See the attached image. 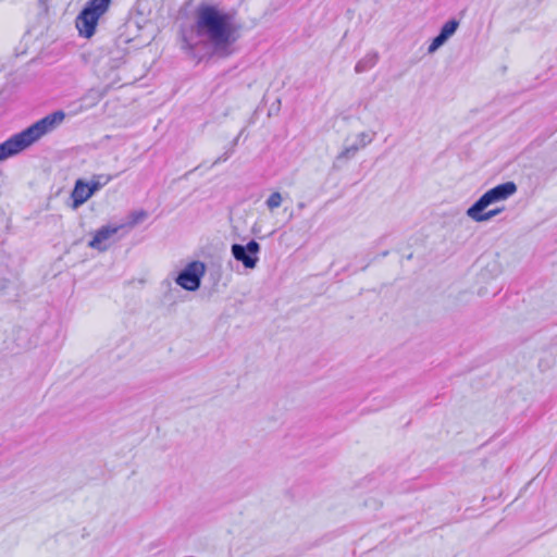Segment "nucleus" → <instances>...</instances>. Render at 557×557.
<instances>
[{"mask_svg": "<svg viewBox=\"0 0 557 557\" xmlns=\"http://www.w3.org/2000/svg\"><path fill=\"white\" fill-rule=\"evenodd\" d=\"M375 133H367L361 132L359 133L355 140L351 144H346L344 149L341 151V153L337 156V160L342 159H351L355 157V154L361 149L367 147L369 144L372 143L374 138Z\"/></svg>", "mask_w": 557, "mask_h": 557, "instance_id": "obj_9", "label": "nucleus"}, {"mask_svg": "<svg viewBox=\"0 0 557 557\" xmlns=\"http://www.w3.org/2000/svg\"><path fill=\"white\" fill-rule=\"evenodd\" d=\"M183 44H184V46H185L186 48H188V49H190V50H193V49L196 47V45H197V42H196V41H194V40H193V38H191V37H189V36H188V35H186V34H184V35H183Z\"/></svg>", "mask_w": 557, "mask_h": 557, "instance_id": "obj_17", "label": "nucleus"}, {"mask_svg": "<svg viewBox=\"0 0 557 557\" xmlns=\"http://www.w3.org/2000/svg\"><path fill=\"white\" fill-rule=\"evenodd\" d=\"M206 273V264L201 261L188 262L175 277V283L183 289L196 292L201 286V278Z\"/></svg>", "mask_w": 557, "mask_h": 557, "instance_id": "obj_4", "label": "nucleus"}, {"mask_svg": "<svg viewBox=\"0 0 557 557\" xmlns=\"http://www.w3.org/2000/svg\"><path fill=\"white\" fill-rule=\"evenodd\" d=\"M147 218V212L144 210L133 211L129 214V222L128 225L131 227L135 226L136 224L140 223Z\"/></svg>", "mask_w": 557, "mask_h": 557, "instance_id": "obj_16", "label": "nucleus"}, {"mask_svg": "<svg viewBox=\"0 0 557 557\" xmlns=\"http://www.w3.org/2000/svg\"><path fill=\"white\" fill-rule=\"evenodd\" d=\"M283 201L282 195L278 191L272 193L265 201V205L270 211L281 207Z\"/></svg>", "mask_w": 557, "mask_h": 557, "instance_id": "obj_15", "label": "nucleus"}, {"mask_svg": "<svg viewBox=\"0 0 557 557\" xmlns=\"http://www.w3.org/2000/svg\"><path fill=\"white\" fill-rule=\"evenodd\" d=\"M458 27L459 21L456 18H450L447 22H445L442 25L438 34L432 39L431 44L429 45L428 52L431 54L436 52L457 32Z\"/></svg>", "mask_w": 557, "mask_h": 557, "instance_id": "obj_8", "label": "nucleus"}, {"mask_svg": "<svg viewBox=\"0 0 557 557\" xmlns=\"http://www.w3.org/2000/svg\"><path fill=\"white\" fill-rule=\"evenodd\" d=\"M113 180L112 175L109 174H96L92 175L91 180L87 182L90 191H92V196L100 190L102 187H104L107 184H109Z\"/></svg>", "mask_w": 557, "mask_h": 557, "instance_id": "obj_14", "label": "nucleus"}, {"mask_svg": "<svg viewBox=\"0 0 557 557\" xmlns=\"http://www.w3.org/2000/svg\"><path fill=\"white\" fill-rule=\"evenodd\" d=\"M14 342L17 347L15 354H18L21 350L30 348L32 342L28 330L23 327H16L14 330Z\"/></svg>", "mask_w": 557, "mask_h": 557, "instance_id": "obj_13", "label": "nucleus"}, {"mask_svg": "<svg viewBox=\"0 0 557 557\" xmlns=\"http://www.w3.org/2000/svg\"><path fill=\"white\" fill-rule=\"evenodd\" d=\"M91 197L92 191H90L87 181L83 178L76 180L71 193L72 208L74 210L78 209Z\"/></svg>", "mask_w": 557, "mask_h": 557, "instance_id": "obj_10", "label": "nucleus"}, {"mask_svg": "<svg viewBox=\"0 0 557 557\" xmlns=\"http://www.w3.org/2000/svg\"><path fill=\"white\" fill-rule=\"evenodd\" d=\"M260 251L261 246L256 239H250L245 245L234 243L231 246V253L233 258L249 270L257 267Z\"/></svg>", "mask_w": 557, "mask_h": 557, "instance_id": "obj_5", "label": "nucleus"}, {"mask_svg": "<svg viewBox=\"0 0 557 557\" xmlns=\"http://www.w3.org/2000/svg\"><path fill=\"white\" fill-rule=\"evenodd\" d=\"M479 200L474 201L468 209H467V215L472 219L475 222H485L492 220L494 216L498 215L504 209L503 208H496L488 211H485V209L490 205H484L478 208Z\"/></svg>", "mask_w": 557, "mask_h": 557, "instance_id": "obj_11", "label": "nucleus"}, {"mask_svg": "<svg viewBox=\"0 0 557 557\" xmlns=\"http://www.w3.org/2000/svg\"><path fill=\"white\" fill-rule=\"evenodd\" d=\"M112 0H89L76 17V28L81 36L95 35L100 17L108 11Z\"/></svg>", "mask_w": 557, "mask_h": 557, "instance_id": "obj_3", "label": "nucleus"}, {"mask_svg": "<svg viewBox=\"0 0 557 557\" xmlns=\"http://www.w3.org/2000/svg\"><path fill=\"white\" fill-rule=\"evenodd\" d=\"M227 159H228V154H226V153H225L223 157H220V158L215 161V163H218V162H222V161H226Z\"/></svg>", "mask_w": 557, "mask_h": 557, "instance_id": "obj_18", "label": "nucleus"}, {"mask_svg": "<svg viewBox=\"0 0 557 557\" xmlns=\"http://www.w3.org/2000/svg\"><path fill=\"white\" fill-rule=\"evenodd\" d=\"M64 119L65 113L62 110H58L47 114L22 132L12 135L0 144V161H4L22 152L38 141L42 136L55 129Z\"/></svg>", "mask_w": 557, "mask_h": 557, "instance_id": "obj_2", "label": "nucleus"}, {"mask_svg": "<svg viewBox=\"0 0 557 557\" xmlns=\"http://www.w3.org/2000/svg\"><path fill=\"white\" fill-rule=\"evenodd\" d=\"M517 185L512 181H508L494 186L486 190L478 200V208L484 205H493L504 201L517 193Z\"/></svg>", "mask_w": 557, "mask_h": 557, "instance_id": "obj_6", "label": "nucleus"}, {"mask_svg": "<svg viewBox=\"0 0 557 557\" xmlns=\"http://www.w3.org/2000/svg\"><path fill=\"white\" fill-rule=\"evenodd\" d=\"M379 61V53L375 51L368 52L362 59H360L355 65V72L360 74L368 72L376 65Z\"/></svg>", "mask_w": 557, "mask_h": 557, "instance_id": "obj_12", "label": "nucleus"}, {"mask_svg": "<svg viewBox=\"0 0 557 557\" xmlns=\"http://www.w3.org/2000/svg\"><path fill=\"white\" fill-rule=\"evenodd\" d=\"M236 11L218 3L202 2L194 13L193 32L215 52H224L237 40Z\"/></svg>", "mask_w": 557, "mask_h": 557, "instance_id": "obj_1", "label": "nucleus"}, {"mask_svg": "<svg viewBox=\"0 0 557 557\" xmlns=\"http://www.w3.org/2000/svg\"><path fill=\"white\" fill-rule=\"evenodd\" d=\"M123 227L124 224H108L101 226L95 232L92 239L89 242L88 246L98 251H106L109 248V244L107 242Z\"/></svg>", "mask_w": 557, "mask_h": 557, "instance_id": "obj_7", "label": "nucleus"}]
</instances>
